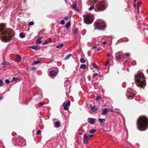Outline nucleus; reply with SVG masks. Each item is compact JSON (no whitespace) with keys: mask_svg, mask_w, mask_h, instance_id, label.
<instances>
[{"mask_svg":"<svg viewBox=\"0 0 148 148\" xmlns=\"http://www.w3.org/2000/svg\"><path fill=\"white\" fill-rule=\"evenodd\" d=\"M5 27V25L4 24H0V38L4 42H7L10 41L11 36L10 35H13V31L9 29L4 30Z\"/></svg>","mask_w":148,"mask_h":148,"instance_id":"nucleus-1","label":"nucleus"},{"mask_svg":"<svg viewBox=\"0 0 148 148\" xmlns=\"http://www.w3.org/2000/svg\"><path fill=\"white\" fill-rule=\"evenodd\" d=\"M137 126L140 130H146L148 126V119L145 116H140L137 121Z\"/></svg>","mask_w":148,"mask_h":148,"instance_id":"nucleus-2","label":"nucleus"},{"mask_svg":"<svg viewBox=\"0 0 148 148\" xmlns=\"http://www.w3.org/2000/svg\"><path fill=\"white\" fill-rule=\"evenodd\" d=\"M136 84L139 87L143 88L146 86L145 81L144 79L143 75L139 73H138L135 78Z\"/></svg>","mask_w":148,"mask_h":148,"instance_id":"nucleus-3","label":"nucleus"},{"mask_svg":"<svg viewBox=\"0 0 148 148\" xmlns=\"http://www.w3.org/2000/svg\"><path fill=\"white\" fill-rule=\"evenodd\" d=\"M94 25L95 29L99 30H103L105 29L106 27V24L103 21H101L99 22H95Z\"/></svg>","mask_w":148,"mask_h":148,"instance_id":"nucleus-4","label":"nucleus"},{"mask_svg":"<svg viewBox=\"0 0 148 148\" xmlns=\"http://www.w3.org/2000/svg\"><path fill=\"white\" fill-rule=\"evenodd\" d=\"M83 16L84 17V22L85 23L89 24L92 22L94 20L92 17L88 15H85Z\"/></svg>","mask_w":148,"mask_h":148,"instance_id":"nucleus-5","label":"nucleus"},{"mask_svg":"<svg viewBox=\"0 0 148 148\" xmlns=\"http://www.w3.org/2000/svg\"><path fill=\"white\" fill-rule=\"evenodd\" d=\"M127 90L128 95H127V96L129 97L127 99H132L133 98V96L136 95L137 94L136 91L134 90V89L128 88Z\"/></svg>","mask_w":148,"mask_h":148,"instance_id":"nucleus-6","label":"nucleus"},{"mask_svg":"<svg viewBox=\"0 0 148 148\" xmlns=\"http://www.w3.org/2000/svg\"><path fill=\"white\" fill-rule=\"evenodd\" d=\"M25 140L23 138L19 137L17 138L16 145L19 146L21 147H23L25 145Z\"/></svg>","mask_w":148,"mask_h":148,"instance_id":"nucleus-7","label":"nucleus"},{"mask_svg":"<svg viewBox=\"0 0 148 148\" xmlns=\"http://www.w3.org/2000/svg\"><path fill=\"white\" fill-rule=\"evenodd\" d=\"M106 3L105 1H103L97 5L95 7V10L97 9L99 11L103 10L106 8Z\"/></svg>","mask_w":148,"mask_h":148,"instance_id":"nucleus-8","label":"nucleus"},{"mask_svg":"<svg viewBox=\"0 0 148 148\" xmlns=\"http://www.w3.org/2000/svg\"><path fill=\"white\" fill-rule=\"evenodd\" d=\"M70 104V101L69 100L68 101V102H64L63 103L64 106V110H67L69 109V106Z\"/></svg>","mask_w":148,"mask_h":148,"instance_id":"nucleus-9","label":"nucleus"},{"mask_svg":"<svg viewBox=\"0 0 148 148\" xmlns=\"http://www.w3.org/2000/svg\"><path fill=\"white\" fill-rule=\"evenodd\" d=\"M77 2L76 1H75L74 3L73 4L71 5V8L73 9L74 10L76 11H79V9L77 8V5H76Z\"/></svg>","mask_w":148,"mask_h":148,"instance_id":"nucleus-10","label":"nucleus"},{"mask_svg":"<svg viewBox=\"0 0 148 148\" xmlns=\"http://www.w3.org/2000/svg\"><path fill=\"white\" fill-rule=\"evenodd\" d=\"M116 59L117 60H120L122 57V55L121 54L120 52H118L115 54Z\"/></svg>","mask_w":148,"mask_h":148,"instance_id":"nucleus-11","label":"nucleus"},{"mask_svg":"<svg viewBox=\"0 0 148 148\" xmlns=\"http://www.w3.org/2000/svg\"><path fill=\"white\" fill-rule=\"evenodd\" d=\"M90 107L91 111L93 112H96L98 109V108L96 106H92L91 104L90 105Z\"/></svg>","mask_w":148,"mask_h":148,"instance_id":"nucleus-12","label":"nucleus"},{"mask_svg":"<svg viewBox=\"0 0 148 148\" xmlns=\"http://www.w3.org/2000/svg\"><path fill=\"white\" fill-rule=\"evenodd\" d=\"M88 136L86 134H84L83 142L84 143H86L88 140Z\"/></svg>","mask_w":148,"mask_h":148,"instance_id":"nucleus-13","label":"nucleus"},{"mask_svg":"<svg viewBox=\"0 0 148 148\" xmlns=\"http://www.w3.org/2000/svg\"><path fill=\"white\" fill-rule=\"evenodd\" d=\"M88 121L90 123L93 125L95 123V119L93 118H89L88 119Z\"/></svg>","mask_w":148,"mask_h":148,"instance_id":"nucleus-14","label":"nucleus"},{"mask_svg":"<svg viewBox=\"0 0 148 148\" xmlns=\"http://www.w3.org/2000/svg\"><path fill=\"white\" fill-rule=\"evenodd\" d=\"M30 48L35 50L39 49H40V47L38 45H36L34 46H32L30 47Z\"/></svg>","mask_w":148,"mask_h":148,"instance_id":"nucleus-15","label":"nucleus"},{"mask_svg":"<svg viewBox=\"0 0 148 148\" xmlns=\"http://www.w3.org/2000/svg\"><path fill=\"white\" fill-rule=\"evenodd\" d=\"M93 79L95 80H97L99 77V75L97 73H95L93 75Z\"/></svg>","mask_w":148,"mask_h":148,"instance_id":"nucleus-16","label":"nucleus"},{"mask_svg":"<svg viewBox=\"0 0 148 148\" xmlns=\"http://www.w3.org/2000/svg\"><path fill=\"white\" fill-rule=\"evenodd\" d=\"M49 74L50 75L52 76H56L57 75L56 72L54 70H52L50 71Z\"/></svg>","mask_w":148,"mask_h":148,"instance_id":"nucleus-17","label":"nucleus"},{"mask_svg":"<svg viewBox=\"0 0 148 148\" xmlns=\"http://www.w3.org/2000/svg\"><path fill=\"white\" fill-rule=\"evenodd\" d=\"M54 124L55 125V126L56 128H58L60 126V123L59 121H56Z\"/></svg>","mask_w":148,"mask_h":148,"instance_id":"nucleus-18","label":"nucleus"},{"mask_svg":"<svg viewBox=\"0 0 148 148\" xmlns=\"http://www.w3.org/2000/svg\"><path fill=\"white\" fill-rule=\"evenodd\" d=\"M42 42V41L41 40V38H38V39L36 40V43L37 44H39Z\"/></svg>","mask_w":148,"mask_h":148,"instance_id":"nucleus-19","label":"nucleus"},{"mask_svg":"<svg viewBox=\"0 0 148 148\" xmlns=\"http://www.w3.org/2000/svg\"><path fill=\"white\" fill-rule=\"evenodd\" d=\"M108 111V109L107 108H104L102 111V114L103 115L105 114Z\"/></svg>","mask_w":148,"mask_h":148,"instance_id":"nucleus-20","label":"nucleus"},{"mask_svg":"<svg viewBox=\"0 0 148 148\" xmlns=\"http://www.w3.org/2000/svg\"><path fill=\"white\" fill-rule=\"evenodd\" d=\"M99 121L101 124H102L103 125H104V124L105 119H99Z\"/></svg>","mask_w":148,"mask_h":148,"instance_id":"nucleus-21","label":"nucleus"},{"mask_svg":"<svg viewBox=\"0 0 148 148\" xmlns=\"http://www.w3.org/2000/svg\"><path fill=\"white\" fill-rule=\"evenodd\" d=\"M70 26L71 23L70 22H69L66 24L65 27L67 29H68L69 28V27Z\"/></svg>","mask_w":148,"mask_h":148,"instance_id":"nucleus-22","label":"nucleus"},{"mask_svg":"<svg viewBox=\"0 0 148 148\" xmlns=\"http://www.w3.org/2000/svg\"><path fill=\"white\" fill-rule=\"evenodd\" d=\"M80 68L84 70L86 68V65L84 64H82L80 65Z\"/></svg>","mask_w":148,"mask_h":148,"instance_id":"nucleus-23","label":"nucleus"},{"mask_svg":"<svg viewBox=\"0 0 148 148\" xmlns=\"http://www.w3.org/2000/svg\"><path fill=\"white\" fill-rule=\"evenodd\" d=\"M64 46V45L62 43L60 44L59 45H58L56 46V48L58 49H61L62 47Z\"/></svg>","mask_w":148,"mask_h":148,"instance_id":"nucleus-24","label":"nucleus"},{"mask_svg":"<svg viewBox=\"0 0 148 148\" xmlns=\"http://www.w3.org/2000/svg\"><path fill=\"white\" fill-rule=\"evenodd\" d=\"M72 56V55L71 54H69L66 56V57L64 58V59L65 60H67Z\"/></svg>","mask_w":148,"mask_h":148,"instance_id":"nucleus-25","label":"nucleus"},{"mask_svg":"<svg viewBox=\"0 0 148 148\" xmlns=\"http://www.w3.org/2000/svg\"><path fill=\"white\" fill-rule=\"evenodd\" d=\"M40 62V61L39 60L36 61L34 62L32 64V65H34L38 64Z\"/></svg>","mask_w":148,"mask_h":148,"instance_id":"nucleus-26","label":"nucleus"},{"mask_svg":"<svg viewBox=\"0 0 148 148\" xmlns=\"http://www.w3.org/2000/svg\"><path fill=\"white\" fill-rule=\"evenodd\" d=\"M92 65L94 68L97 69H98L99 68V67L97 66V64L95 63H92Z\"/></svg>","mask_w":148,"mask_h":148,"instance_id":"nucleus-27","label":"nucleus"},{"mask_svg":"<svg viewBox=\"0 0 148 148\" xmlns=\"http://www.w3.org/2000/svg\"><path fill=\"white\" fill-rule=\"evenodd\" d=\"M96 130L95 129H92L89 131V133L90 134H93L95 133Z\"/></svg>","mask_w":148,"mask_h":148,"instance_id":"nucleus-28","label":"nucleus"},{"mask_svg":"<svg viewBox=\"0 0 148 148\" xmlns=\"http://www.w3.org/2000/svg\"><path fill=\"white\" fill-rule=\"evenodd\" d=\"M19 36L21 38H24L25 37V35L23 33L21 32Z\"/></svg>","mask_w":148,"mask_h":148,"instance_id":"nucleus-29","label":"nucleus"},{"mask_svg":"<svg viewBox=\"0 0 148 148\" xmlns=\"http://www.w3.org/2000/svg\"><path fill=\"white\" fill-rule=\"evenodd\" d=\"M16 60H17L18 62H19L21 61V58L20 55H18L17 56Z\"/></svg>","mask_w":148,"mask_h":148,"instance_id":"nucleus-30","label":"nucleus"},{"mask_svg":"<svg viewBox=\"0 0 148 148\" xmlns=\"http://www.w3.org/2000/svg\"><path fill=\"white\" fill-rule=\"evenodd\" d=\"M145 34L147 36H148V29H145L144 30Z\"/></svg>","mask_w":148,"mask_h":148,"instance_id":"nucleus-31","label":"nucleus"},{"mask_svg":"<svg viewBox=\"0 0 148 148\" xmlns=\"http://www.w3.org/2000/svg\"><path fill=\"white\" fill-rule=\"evenodd\" d=\"M80 61L82 63H84L85 62V60L83 58H81L80 59Z\"/></svg>","mask_w":148,"mask_h":148,"instance_id":"nucleus-32","label":"nucleus"},{"mask_svg":"<svg viewBox=\"0 0 148 148\" xmlns=\"http://www.w3.org/2000/svg\"><path fill=\"white\" fill-rule=\"evenodd\" d=\"M3 86V82L0 79V86Z\"/></svg>","mask_w":148,"mask_h":148,"instance_id":"nucleus-33","label":"nucleus"},{"mask_svg":"<svg viewBox=\"0 0 148 148\" xmlns=\"http://www.w3.org/2000/svg\"><path fill=\"white\" fill-rule=\"evenodd\" d=\"M34 24V23L33 21H31L29 22V23L28 25L31 26V25H33Z\"/></svg>","mask_w":148,"mask_h":148,"instance_id":"nucleus-34","label":"nucleus"},{"mask_svg":"<svg viewBox=\"0 0 148 148\" xmlns=\"http://www.w3.org/2000/svg\"><path fill=\"white\" fill-rule=\"evenodd\" d=\"M94 8V5H92L89 8L88 10H89L90 11L92 10Z\"/></svg>","mask_w":148,"mask_h":148,"instance_id":"nucleus-35","label":"nucleus"},{"mask_svg":"<svg viewBox=\"0 0 148 148\" xmlns=\"http://www.w3.org/2000/svg\"><path fill=\"white\" fill-rule=\"evenodd\" d=\"M110 62V60H108V61H107L106 63L105 64L106 66H107L109 64Z\"/></svg>","mask_w":148,"mask_h":148,"instance_id":"nucleus-36","label":"nucleus"},{"mask_svg":"<svg viewBox=\"0 0 148 148\" xmlns=\"http://www.w3.org/2000/svg\"><path fill=\"white\" fill-rule=\"evenodd\" d=\"M5 82L7 84H8L10 82V81L9 79H7L5 80Z\"/></svg>","mask_w":148,"mask_h":148,"instance_id":"nucleus-37","label":"nucleus"},{"mask_svg":"<svg viewBox=\"0 0 148 148\" xmlns=\"http://www.w3.org/2000/svg\"><path fill=\"white\" fill-rule=\"evenodd\" d=\"M101 99V97L100 96H98L96 98V100L97 101L100 100Z\"/></svg>","mask_w":148,"mask_h":148,"instance_id":"nucleus-38","label":"nucleus"},{"mask_svg":"<svg viewBox=\"0 0 148 148\" xmlns=\"http://www.w3.org/2000/svg\"><path fill=\"white\" fill-rule=\"evenodd\" d=\"M43 104V103L42 102H40L38 104V105L39 106H42Z\"/></svg>","mask_w":148,"mask_h":148,"instance_id":"nucleus-39","label":"nucleus"},{"mask_svg":"<svg viewBox=\"0 0 148 148\" xmlns=\"http://www.w3.org/2000/svg\"><path fill=\"white\" fill-rule=\"evenodd\" d=\"M40 133H41V131L39 130H38L37 131L36 134L38 135V134H40Z\"/></svg>","mask_w":148,"mask_h":148,"instance_id":"nucleus-40","label":"nucleus"},{"mask_svg":"<svg viewBox=\"0 0 148 148\" xmlns=\"http://www.w3.org/2000/svg\"><path fill=\"white\" fill-rule=\"evenodd\" d=\"M65 22L64 20H62L60 21V23L62 25H63L64 24Z\"/></svg>","mask_w":148,"mask_h":148,"instance_id":"nucleus-41","label":"nucleus"},{"mask_svg":"<svg viewBox=\"0 0 148 148\" xmlns=\"http://www.w3.org/2000/svg\"><path fill=\"white\" fill-rule=\"evenodd\" d=\"M48 43V42L47 41H45L43 43V45H45L47 44Z\"/></svg>","mask_w":148,"mask_h":148,"instance_id":"nucleus-42","label":"nucleus"},{"mask_svg":"<svg viewBox=\"0 0 148 148\" xmlns=\"http://www.w3.org/2000/svg\"><path fill=\"white\" fill-rule=\"evenodd\" d=\"M98 0H91V2L92 3H95Z\"/></svg>","mask_w":148,"mask_h":148,"instance_id":"nucleus-43","label":"nucleus"},{"mask_svg":"<svg viewBox=\"0 0 148 148\" xmlns=\"http://www.w3.org/2000/svg\"><path fill=\"white\" fill-rule=\"evenodd\" d=\"M139 5L138 4V3L137 4V12H139Z\"/></svg>","mask_w":148,"mask_h":148,"instance_id":"nucleus-44","label":"nucleus"},{"mask_svg":"<svg viewBox=\"0 0 148 148\" xmlns=\"http://www.w3.org/2000/svg\"><path fill=\"white\" fill-rule=\"evenodd\" d=\"M69 18V16H67L65 17L64 18V19L66 20H67V19H68Z\"/></svg>","mask_w":148,"mask_h":148,"instance_id":"nucleus-45","label":"nucleus"},{"mask_svg":"<svg viewBox=\"0 0 148 148\" xmlns=\"http://www.w3.org/2000/svg\"><path fill=\"white\" fill-rule=\"evenodd\" d=\"M107 56H108V57H110V53H109V52H107Z\"/></svg>","mask_w":148,"mask_h":148,"instance_id":"nucleus-46","label":"nucleus"},{"mask_svg":"<svg viewBox=\"0 0 148 148\" xmlns=\"http://www.w3.org/2000/svg\"><path fill=\"white\" fill-rule=\"evenodd\" d=\"M93 136V135H92V134H91V135H89L88 136V138H91V137H92Z\"/></svg>","mask_w":148,"mask_h":148,"instance_id":"nucleus-47","label":"nucleus"},{"mask_svg":"<svg viewBox=\"0 0 148 148\" xmlns=\"http://www.w3.org/2000/svg\"><path fill=\"white\" fill-rule=\"evenodd\" d=\"M107 43L106 42V41H104L103 42V44L104 45H105Z\"/></svg>","mask_w":148,"mask_h":148,"instance_id":"nucleus-48","label":"nucleus"},{"mask_svg":"<svg viewBox=\"0 0 148 148\" xmlns=\"http://www.w3.org/2000/svg\"><path fill=\"white\" fill-rule=\"evenodd\" d=\"M36 68H35V67H34V68H33L32 69V70H35L36 69Z\"/></svg>","mask_w":148,"mask_h":148,"instance_id":"nucleus-49","label":"nucleus"},{"mask_svg":"<svg viewBox=\"0 0 148 148\" xmlns=\"http://www.w3.org/2000/svg\"><path fill=\"white\" fill-rule=\"evenodd\" d=\"M126 56H127V57H128L129 56V54H128V53H127L126 54Z\"/></svg>","mask_w":148,"mask_h":148,"instance_id":"nucleus-50","label":"nucleus"},{"mask_svg":"<svg viewBox=\"0 0 148 148\" xmlns=\"http://www.w3.org/2000/svg\"><path fill=\"white\" fill-rule=\"evenodd\" d=\"M134 6L135 7H136V5L135 4H134Z\"/></svg>","mask_w":148,"mask_h":148,"instance_id":"nucleus-51","label":"nucleus"},{"mask_svg":"<svg viewBox=\"0 0 148 148\" xmlns=\"http://www.w3.org/2000/svg\"><path fill=\"white\" fill-rule=\"evenodd\" d=\"M82 134V132H80V133H79V134L80 135H81Z\"/></svg>","mask_w":148,"mask_h":148,"instance_id":"nucleus-52","label":"nucleus"},{"mask_svg":"<svg viewBox=\"0 0 148 148\" xmlns=\"http://www.w3.org/2000/svg\"><path fill=\"white\" fill-rule=\"evenodd\" d=\"M137 0H134V2H135Z\"/></svg>","mask_w":148,"mask_h":148,"instance_id":"nucleus-53","label":"nucleus"},{"mask_svg":"<svg viewBox=\"0 0 148 148\" xmlns=\"http://www.w3.org/2000/svg\"><path fill=\"white\" fill-rule=\"evenodd\" d=\"M39 94V92H38L37 93H36V95H38Z\"/></svg>","mask_w":148,"mask_h":148,"instance_id":"nucleus-54","label":"nucleus"},{"mask_svg":"<svg viewBox=\"0 0 148 148\" xmlns=\"http://www.w3.org/2000/svg\"><path fill=\"white\" fill-rule=\"evenodd\" d=\"M117 113H119L120 112L118 111H117V112H116Z\"/></svg>","mask_w":148,"mask_h":148,"instance_id":"nucleus-55","label":"nucleus"},{"mask_svg":"<svg viewBox=\"0 0 148 148\" xmlns=\"http://www.w3.org/2000/svg\"><path fill=\"white\" fill-rule=\"evenodd\" d=\"M2 99V97H0V100L1 99Z\"/></svg>","mask_w":148,"mask_h":148,"instance_id":"nucleus-56","label":"nucleus"},{"mask_svg":"<svg viewBox=\"0 0 148 148\" xmlns=\"http://www.w3.org/2000/svg\"><path fill=\"white\" fill-rule=\"evenodd\" d=\"M16 79V78H15V77H13V79Z\"/></svg>","mask_w":148,"mask_h":148,"instance_id":"nucleus-57","label":"nucleus"},{"mask_svg":"<svg viewBox=\"0 0 148 148\" xmlns=\"http://www.w3.org/2000/svg\"><path fill=\"white\" fill-rule=\"evenodd\" d=\"M126 148H130V147H126Z\"/></svg>","mask_w":148,"mask_h":148,"instance_id":"nucleus-58","label":"nucleus"},{"mask_svg":"<svg viewBox=\"0 0 148 148\" xmlns=\"http://www.w3.org/2000/svg\"><path fill=\"white\" fill-rule=\"evenodd\" d=\"M64 1H66V0H64Z\"/></svg>","mask_w":148,"mask_h":148,"instance_id":"nucleus-59","label":"nucleus"}]
</instances>
